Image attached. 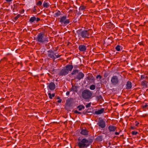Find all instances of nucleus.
<instances>
[{
	"label": "nucleus",
	"mask_w": 148,
	"mask_h": 148,
	"mask_svg": "<svg viewBox=\"0 0 148 148\" xmlns=\"http://www.w3.org/2000/svg\"><path fill=\"white\" fill-rule=\"evenodd\" d=\"M36 21L37 22H38L40 20V19L39 18H36Z\"/></svg>",
	"instance_id": "45"
},
{
	"label": "nucleus",
	"mask_w": 148,
	"mask_h": 148,
	"mask_svg": "<svg viewBox=\"0 0 148 148\" xmlns=\"http://www.w3.org/2000/svg\"><path fill=\"white\" fill-rule=\"evenodd\" d=\"M121 46L119 45H117L115 48L116 50L118 51H119L120 50Z\"/></svg>",
	"instance_id": "29"
},
{
	"label": "nucleus",
	"mask_w": 148,
	"mask_h": 148,
	"mask_svg": "<svg viewBox=\"0 0 148 148\" xmlns=\"http://www.w3.org/2000/svg\"><path fill=\"white\" fill-rule=\"evenodd\" d=\"M111 82L113 85H116L118 84L119 80L118 77L116 75L113 76L111 78Z\"/></svg>",
	"instance_id": "8"
},
{
	"label": "nucleus",
	"mask_w": 148,
	"mask_h": 148,
	"mask_svg": "<svg viewBox=\"0 0 148 148\" xmlns=\"http://www.w3.org/2000/svg\"><path fill=\"white\" fill-rule=\"evenodd\" d=\"M91 103H90L87 104V105H86V108H88L90 107V106Z\"/></svg>",
	"instance_id": "36"
},
{
	"label": "nucleus",
	"mask_w": 148,
	"mask_h": 148,
	"mask_svg": "<svg viewBox=\"0 0 148 148\" xmlns=\"http://www.w3.org/2000/svg\"><path fill=\"white\" fill-rule=\"evenodd\" d=\"M48 85L47 86V88L51 90H54L55 88V85L53 82H51L50 83L47 84Z\"/></svg>",
	"instance_id": "11"
},
{
	"label": "nucleus",
	"mask_w": 148,
	"mask_h": 148,
	"mask_svg": "<svg viewBox=\"0 0 148 148\" xmlns=\"http://www.w3.org/2000/svg\"><path fill=\"white\" fill-rule=\"evenodd\" d=\"M147 90H148V89H147Z\"/></svg>",
	"instance_id": "54"
},
{
	"label": "nucleus",
	"mask_w": 148,
	"mask_h": 148,
	"mask_svg": "<svg viewBox=\"0 0 148 148\" xmlns=\"http://www.w3.org/2000/svg\"><path fill=\"white\" fill-rule=\"evenodd\" d=\"M36 19V18L34 16L30 18L29 20V21L31 23L34 22Z\"/></svg>",
	"instance_id": "23"
},
{
	"label": "nucleus",
	"mask_w": 148,
	"mask_h": 148,
	"mask_svg": "<svg viewBox=\"0 0 148 148\" xmlns=\"http://www.w3.org/2000/svg\"><path fill=\"white\" fill-rule=\"evenodd\" d=\"M132 83L131 82L129 81L127 82L126 84V89H131L132 86Z\"/></svg>",
	"instance_id": "16"
},
{
	"label": "nucleus",
	"mask_w": 148,
	"mask_h": 148,
	"mask_svg": "<svg viewBox=\"0 0 148 148\" xmlns=\"http://www.w3.org/2000/svg\"><path fill=\"white\" fill-rule=\"evenodd\" d=\"M97 124L102 128H104L106 126L105 122L102 119H99Z\"/></svg>",
	"instance_id": "9"
},
{
	"label": "nucleus",
	"mask_w": 148,
	"mask_h": 148,
	"mask_svg": "<svg viewBox=\"0 0 148 148\" xmlns=\"http://www.w3.org/2000/svg\"><path fill=\"white\" fill-rule=\"evenodd\" d=\"M47 55L49 58L52 59L54 60L56 58H60L61 56V55H58V53H55L54 51L51 49L48 51Z\"/></svg>",
	"instance_id": "6"
},
{
	"label": "nucleus",
	"mask_w": 148,
	"mask_h": 148,
	"mask_svg": "<svg viewBox=\"0 0 148 148\" xmlns=\"http://www.w3.org/2000/svg\"><path fill=\"white\" fill-rule=\"evenodd\" d=\"M147 106V104H146L145 105L143 106V108H146Z\"/></svg>",
	"instance_id": "41"
},
{
	"label": "nucleus",
	"mask_w": 148,
	"mask_h": 148,
	"mask_svg": "<svg viewBox=\"0 0 148 148\" xmlns=\"http://www.w3.org/2000/svg\"><path fill=\"white\" fill-rule=\"evenodd\" d=\"M5 0L7 2H10L12 1V0Z\"/></svg>",
	"instance_id": "52"
},
{
	"label": "nucleus",
	"mask_w": 148,
	"mask_h": 148,
	"mask_svg": "<svg viewBox=\"0 0 148 148\" xmlns=\"http://www.w3.org/2000/svg\"><path fill=\"white\" fill-rule=\"evenodd\" d=\"M60 98L59 97H57V99H60Z\"/></svg>",
	"instance_id": "53"
},
{
	"label": "nucleus",
	"mask_w": 148,
	"mask_h": 148,
	"mask_svg": "<svg viewBox=\"0 0 148 148\" xmlns=\"http://www.w3.org/2000/svg\"><path fill=\"white\" fill-rule=\"evenodd\" d=\"M130 128L132 130H134L135 128V127L132 126H131Z\"/></svg>",
	"instance_id": "51"
},
{
	"label": "nucleus",
	"mask_w": 148,
	"mask_h": 148,
	"mask_svg": "<svg viewBox=\"0 0 148 148\" xmlns=\"http://www.w3.org/2000/svg\"><path fill=\"white\" fill-rule=\"evenodd\" d=\"M82 113L84 114H86L88 113V112L87 111L84 110L83 111Z\"/></svg>",
	"instance_id": "40"
},
{
	"label": "nucleus",
	"mask_w": 148,
	"mask_h": 148,
	"mask_svg": "<svg viewBox=\"0 0 148 148\" xmlns=\"http://www.w3.org/2000/svg\"><path fill=\"white\" fill-rule=\"evenodd\" d=\"M103 76L104 77H106L107 76L106 74V73H105L104 74Z\"/></svg>",
	"instance_id": "49"
},
{
	"label": "nucleus",
	"mask_w": 148,
	"mask_h": 148,
	"mask_svg": "<svg viewBox=\"0 0 148 148\" xmlns=\"http://www.w3.org/2000/svg\"><path fill=\"white\" fill-rule=\"evenodd\" d=\"M71 91H73L75 92H77V88L76 86H72L71 88L70 89Z\"/></svg>",
	"instance_id": "25"
},
{
	"label": "nucleus",
	"mask_w": 148,
	"mask_h": 148,
	"mask_svg": "<svg viewBox=\"0 0 148 148\" xmlns=\"http://www.w3.org/2000/svg\"><path fill=\"white\" fill-rule=\"evenodd\" d=\"M138 132H137L132 131L131 133L133 135H136L138 134Z\"/></svg>",
	"instance_id": "32"
},
{
	"label": "nucleus",
	"mask_w": 148,
	"mask_h": 148,
	"mask_svg": "<svg viewBox=\"0 0 148 148\" xmlns=\"http://www.w3.org/2000/svg\"><path fill=\"white\" fill-rule=\"evenodd\" d=\"M97 98L98 100L101 101L102 99V97L101 95H99L97 97Z\"/></svg>",
	"instance_id": "30"
},
{
	"label": "nucleus",
	"mask_w": 148,
	"mask_h": 148,
	"mask_svg": "<svg viewBox=\"0 0 148 148\" xmlns=\"http://www.w3.org/2000/svg\"><path fill=\"white\" fill-rule=\"evenodd\" d=\"M95 86L94 85H91L90 87V89L91 90H94L95 89Z\"/></svg>",
	"instance_id": "28"
},
{
	"label": "nucleus",
	"mask_w": 148,
	"mask_h": 148,
	"mask_svg": "<svg viewBox=\"0 0 148 148\" xmlns=\"http://www.w3.org/2000/svg\"><path fill=\"white\" fill-rule=\"evenodd\" d=\"M108 129L110 132H114L116 129V127L113 125L109 126Z\"/></svg>",
	"instance_id": "13"
},
{
	"label": "nucleus",
	"mask_w": 148,
	"mask_h": 148,
	"mask_svg": "<svg viewBox=\"0 0 148 148\" xmlns=\"http://www.w3.org/2000/svg\"><path fill=\"white\" fill-rule=\"evenodd\" d=\"M88 131L86 129H82L81 130L80 134L84 135L86 136L88 134Z\"/></svg>",
	"instance_id": "15"
},
{
	"label": "nucleus",
	"mask_w": 148,
	"mask_h": 148,
	"mask_svg": "<svg viewBox=\"0 0 148 148\" xmlns=\"http://www.w3.org/2000/svg\"><path fill=\"white\" fill-rule=\"evenodd\" d=\"M71 102L70 99H68L66 100V104L67 106L70 107L71 106Z\"/></svg>",
	"instance_id": "19"
},
{
	"label": "nucleus",
	"mask_w": 148,
	"mask_h": 148,
	"mask_svg": "<svg viewBox=\"0 0 148 148\" xmlns=\"http://www.w3.org/2000/svg\"><path fill=\"white\" fill-rule=\"evenodd\" d=\"M87 79L89 81H94V77L92 76H88L87 77Z\"/></svg>",
	"instance_id": "22"
},
{
	"label": "nucleus",
	"mask_w": 148,
	"mask_h": 148,
	"mask_svg": "<svg viewBox=\"0 0 148 148\" xmlns=\"http://www.w3.org/2000/svg\"><path fill=\"white\" fill-rule=\"evenodd\" d=\"M35 40L37 42L41 43H45L48 41L47 38L45 37V34L43 32L39 33Z\"/></svg>",
	"instance_id": "3"
},
{
	"label": "nucleus",
	"mask_w": 148,
	"mask_h": 148,
	"mask_svg": "<svg viewBox=\"0 0 148 148\" xmlns=\"http://www.w3.org/2000/svg\"><path fill=\"white\" fill-rule=\"evenodd\" d=\"M21 16V15L20 14H18L17 16L14 17V19L16 20H17V19Z\"/></svg>",
	"instance_id": "33"
},
{
	"label": "nucleus",
	"mask_w": 148,
	"mask_h": 148,
	"mask_svg": "<svg viewBox=\"0 0 148 148\" xmlns=\"http://www.w3.org/2000/svg\"><path fill=\"white\" fill-rule=\"evenodd\" d=\"M104 111V108H101L100 110H99L97 111H95V113L97 114H101Z\"/></svg>",
	"instance_id": "17"
},
{
	"label": "nucleus",
	"mask_w": 148,
	"mask_h": 148,
	"mask_svg": "<svg viewBox=\"0 0 148 148\" xmlns=\"http://www.w3.org/2000/svg\"><path fill=\"white\" fill-rule=\"evenodd\" d=\"M139 44L140 45H143V44L142 42H140L139 43Z\"/></svg>",
	"instance_id": "48"
},
{
	"label": "nucleus",
	"mask_w": 148,
	"mask_h": 148,
	"mask_svg": "<svg viewBox=\"0 0 148 148\" xmlns=\"http://www.w3.org/2000/svg\"><path fill=\"white\" fill-rule=\"evenodd\" d=\"M84 106L83 105H79L77 107V108L78 109L79 111L81 110L82 109H84Z\"/></svg>",
	"instance_id": "21"
},
{
	"label": "nucleus",
	"mask_w": 148,
	"mask_h": 148,
	"mask_svg": "<svg viewBox=\"0 0 148 148\" xmlns=\"http://www.w3.org/2000/svg\"><path fill=\"white\" fill-rule=\"evenodd\" d=\"M43 6L44 7L47 8L49 6V5L48 4V3L44 2L43 4Z\"/></svg>",
	"instance_id": "27"
},
{
	"label": "nucleus",
	"mask_w": 148,
	"mask_h": 148,
	"mask_svg": "<svg viewBox=\"0 0 148 148\" xmlns=\"http://www.w3.org/2000/svg\"><path fill=\"white\" fill-rule=\"evenodd\" d=\"M77 33L79 37H81L85 38H88L90 36V34L91 33V30L90 29L82 30L80 29L78 30L77 31Z\"/></svg>",
	"instance_id": "2"
},
{
	"label": "nucleus",
	"mask_w": 148,
	"mask_h": 148,
	"mask_svg": "<svg viewBox=\"0 0 148 148\" xmlns=\"http://www.w3.org/2000/svg\"><path fill=\"white\" fill-rule=\"evenodd\" d=\"M79 142L77 143V145L79 148H86L88 147L92 142V139H87L86 138H84L79 140L78 139Z\"/></svg>",
	"instance_id": "1"
},
{
	"label": "nucleus",
	"mask_w": 148,
	"mask_h": 148,
	"mask_svg": "<svg viewBox=\"0 0 148 148\" xmlns=\"http://www.w3.org/2000/svg\"><path fill=\"white\" fill-rule=\"evenodd\" d=\"M73 66L71 64H67L64 67V68L68 71V73L69 71H71L73 69Z\"/></svg>",
	"instance_id": "12"
},
{
	"label": "nucleus",
	"mask_w": 148,
	"mask_h": 148,
	"mask_svg": "<svg viewBox=\"0 0 148 148\" xmlns=\"http://www.w3.org/2000/svg\"><path fill=\"white\" fill-rule=\"evenodd\" d=\"M66 18V16H63L60 18L59 21L62 24L63 23L64 24L66 25L69 23L70 21L69 19Z\"/></svg>",
	"instance_id": "7"
},
{
	"label": "nucleus",
	"mask_w": 148,
	"mask_h": 148,
	"mask_svg": "<svg viewBox=\"0 0 148 148\" xmlns=\"http://www.w3.org/2000/svg\"><path fill=\"white\" fill-rule=\"evenodd\" d=\"M96 79L99 78V80H100L102 78V77L100 75H98L96 76Z\"/></svg>",
	"instance_id": "35"
},
{
	"label": "nucleus",
	"mask_w": 148,
	"mask_h": 148,
	"mask_svg": "<svg viewBox=\"0 0 148 148\" xmlns=\"http://www.w3.org/2000/svg\"><path fill=\"white\" fill-rule=\"evenodd\" d=\"M148 79L147 77L145 75H141L140 80H143V79Z\"/></svg>",
	"instance_id": "24"
},
{
	"label": "nucleus",
	"mask_w": 148,
	"mask_h": 148,
	"mask_svg": "<svg viewBox=\"0 0 148 148\" xmlns=\"http://www.w3.org/2000/svg\"><path fill=\"white\" fill-rule=\"evenodd\" d=\"M35 7H36L34 6V8L33 11L34 12H36V9L35 8Z\"/></svg>",
	"instance_id": "43"
},
{
	"label": "nucleus",
	"mask_w": 148,
	"mask_h": 148,
	"mask_svg": "<svg viewBox=\"0 0 148 148\" xmlns=\"http://www.w3.org/2000/svg\"><path fill=\"white\" fill-rule=\"evenodd\" d=\"M135 123H136L135 124V126H138V125H139V123L138 122V121H135Z\"/></svg>",
	"instance_id": "39"
},
{
	"label": "nucleus",
	"mask_w": 148,
	"mask_h": 148,
	"mask_svg": "<svg viewBox=\"0 0 148 148\" xmlns=\"http://www.w3.org/2000/svg\"><path fill=\"white\" fill-rule=\"evenodd\" d=\"M42 2L40 1H39L38 2H37V3H36V5H42Z\"/></svg>",
	"instance_id": "34"
},
{
	"label": "nucleus",
	"mask_w": 148,
	"mask_h": 148,
	"mask_svg": "<svg viewBox=\"0 0 148 148\" xmlns=\"http://www.w3.org/2000/svg\"><path fill=\"white\" fill-rule=\"evenodd\" d=\"M62 101V99H60L58 101V102L59 103H60Z\"/></svg>",
	"instance_id": "47"
},
{
	"label": "nucleus",
	"mask_w": 148,
	"mask_h": 148,
	"mask_svg": "<svg viewBox=\"0 0 148 148\" xmlns=\"http://www.w3.org/2000/svg\"><path fill=\"white\" fill-rule=\"evenodd\" d=\"M120 132H116L115 133V134L116 135H119V134Z\"/></svg>",
	"instance_id": "42"
},
{
	"label": "nucleus",
	"mask_w": 148,
	"mask_h": 148,
	"mask_svg": "<svg viewBox=\"0 0 148 148\" xmlns=\"http://www.w3.org/2000/svg\"><path fill=\"white\" fill-rule=\"evenodd\" d=\"M48 95H49V98L50 99H52V97L51 94V93H48Z\"/></svg>",
	"instance_id": "38"
},
{
	"label": "nucleus",
	"mask_w": 148,
	"mask_h": 148,
	"mask_svg": "<svg viewBox=\"0 0 148 148\" xmlns=\"http://www.w3.org/2000/svg\"><path fill=\"white\" fill-rule=\"evenodd\" d=\"M78 49L80 51H85L86 49V47L84 45H80L79 46Z\"/></svg>",
	"instance_id": "14"
},
{
	"label": "nucleus",
	"mask_w": 148,
	"mask_h": 148,
	"mask_svg": "<svg viewBox=\"0 0 148 148\" xmlns=\"http://www.w3.org/2000/svg\"><path fill=\"white\" fill-rule=\"evenodd\" d=\"M13 6L14 7V8H17V6H16V4H14L13 5Z\"/></svg>",
	"instance_id": "44"
},
{
	"label": "nucleus",
	"mask_w": 148,
	"mask_h": 148,
	"mask_svg": "<svg viewBox=\"0 0 148 148\" xmlns=\"http://www.w3.org/2000/svg\"><path fill=\"white\" fill-rule=\"evenodd\" d=\"M86 8V7L84 5H82L80 6L79 8V10H83L85 9Z\"/></svg>",
	"instance_id": "26"
},
{
	"label": "nucleus",
	"mask_w": 148,
	"mask_h": 148,
	"mask_svg": "<svg viewBox=\"0 0 148 148\" xmlns=\"http://www.w3.org/2000/svg\"><path fill=\"white\" fill-rule=\"evenodd\" d=\"M103 140V137L102 135H100L97 136L96 138V141L98 142H101Z\"/></svg>",
	"instance_id": "18"
},
{
	"label": "nucleus",
	"mask_w": 148,
	"mask_h": 148,
	"mask_svg": "<svg viewBox=\"0 0 148 148\" xmlns=\"http://www.w3.org/2000/svg\"><path fill=\"white\" fill-rule=\"evenodd\" d=\"M55 14L57 16H58L60 15L61 14V13L60 11L58 10L57 12L55 13Z\"/></svg>",
	"instance_id": "31"
},
{
	"label": "nucleus",
	"mask_w": 148,
	"mask_h": 148,
	"mask_svg": "<svg viewBox=\"0 0 148 148\" xmlns=\"http://www.w3.org/2000/svg\"><path fill=\"white\" fill-rule=\"evenodd\" d=\"M92 95V93L90 90L86 89L83 90L82 93V97L86 99H90Z\"/></svg>",
	"instance_id": "5"
},
{
	"label": "nucleus",
	"mask_w": 148,
	"mask_h": 148,
	"mask_svg": "<svg viewBox=\"0 0 148 148\" xmlns=\"http://www.w3.org/2000/svg\"><path fill=\"white\" fill-rule=\"evenodd\" d=\"M77 74L75 77V79L80 80L83 79L84 77V74L81 72H79L78 70H74L71 73V75H76Z\"/></svg>",
	"instance_id": "4"
},
{
	"label": "nucleus",
	"mask_w": 148,
	"mask_h": 148,
	"mask_svg": "<svg viewBox=\"0 0 148 148\" xmlns=\"http://www.w3.org/2000/svg\"><path fill=\"white\" fill-rule=\"evenodd\" d=\"M69 94H70V92L69 91H67L66 92V95H69Z\"/></svg>",
	"instance_id": "46"
},
{
	"label": "nucleus",
	"mask_w": 148,
	"mask_h": 148,
	"mask_svg": "<svg viewBox=\"0 0 148 148\" xmlns=\"http://www.w3.org/2000/svg\"><path fill=\"white\" fill-rule=\"evenodd\" d=\"M147 82L145 80L143 81L141 83V85L142 86L144 87H147Z\"/></svg>",
	"instance_id": "20"
},
{
	"label": "nucleus",
	"mask_w": 148,
	"mask_h": 148,
	"mask_svg": "<svg viewBox=\"0 0 148 148\" xmlns=\"http://www.w3.org/2000/svg\"><path fill=\"white\" fill-rule=\"evenodd\" d=\"M55 93H53V94H52V95H51V96H52V97H54L55 96Z\"/></svg>",
	"instance_id": "50"
},
{
	"label": "nucleus",
	"mask_w": 148,
	"mask_h": 148,
	"mask_svg": "<svg viewBox=\"0 0 148 148\" xmlns=\"http://www.w3.org/2000/svg\"><path fill=\"white\" fill-rule=\"evenodd\" d=\"M74 112L75 113L78 114H81V112H80L77 110H75L74 111Z\"/></svg>",
	"instance_id": "37"
},
{
	"label": "nucleus",
	"mask_w": 148,
	"mask_h": 148,
	"mask_svg": "<svg viewBox=\"0 0 148 148\" xmlns=\"http://www.w3.org/2000/svg\"><path fill=\"white\" fill-rule=\"evenodd\" d=\"M69 73L68 71L64 68L62 69L58 73L60 76H65Z\"/></svg>",
	"instance_id": "10"
}]
</instances>
